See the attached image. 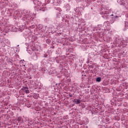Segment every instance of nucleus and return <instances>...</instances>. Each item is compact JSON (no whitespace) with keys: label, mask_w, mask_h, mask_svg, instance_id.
<instances>
[{"label":"nucleus","mask_w":128,"mask_h":128,"mask_svg":"<svg viewBox=\"0 0 128 128\" xmlns=\"http://www.w3.org/2000/svg\"><path fill=\"white\" fill-rule=\"evenodd\" d=\"M128 38L126 41L124 40H120V38H116L114 42V44L116 46H118L120 44H124V46H128Z\"/></svg>","instance_id":"f257e3e1"},{"label":"nucleus","mask_w":128,"mask_h":128,"mask_svg":"<svg viewBox=\"0 0 128 128\" xmlns=\"http://www.w3.org/2000/svg\"><path fill=\"white\" fill-rule=\"evenodd\" d=\"M33 2L34 4L36 6V8H38L36 10L37 12H38L40 10L42 12H44V8L42 6V3L38 1V0H34Z\"/></svg>","instance_id":"f03ea898"},{"label":"nucleus","mask_w":128,"mask_h":128,"mask_svg":"<svg viewBox=\"0 0 128 128\" xmlns=\"http://www.w3.org/2000/svg\"><path fill=\"white\" fill-rule=\"evenodd\" d=\"M22 90L26 94H30V90H28V88L26 86L23 87Z\"/></svg>","instance_id":"7ed1b4c3"},{"label":"nucleus","mask_w":128,"mask_h":128,"mask_svg":"<svg viewBox=\"0 0 128 128\" xmlns=\"http://www.w3.org/2000/svg\"><path fill=\"white\" fill-rule=\"evenodd\" d=\"M74 102L76 104H80L82 102V101L78 99H77L76 100H74Z\"/></svg>","instance_id":"20e7f679"},{"label":"nucleus","mask_w":128,"mask_h":128,"mask_svg":"<svg viewBox=\"0 0 128 128\" xmlns=\"http://www.w3.org/2000/svg\"><path fill=\"white\" fill-rule=\"evenodd\" d=\"M102 81V78L98 77L96 78V82H100Z\"/></svg>","instance_id":"39448f33"},{"label":"nucleus","mask_w":128,"mask_h":128,"mask_svg":"<svg viewBox=\"0 0 128 128\" xmlns=\"http://www.w3.org/2000/svg\"><path fill=\"white\" fill-rule=\"evenodd\" d=\"M26 16L27 18H29L30 16H32V14H30V12H28L26 14Z\"/></svg>","instance_id":"423d86ee"},{"label":"nucleus","mask_w":128,"mask_h":128,"mask_svg":"<svg viewBox=\"0 0 128 128\" xmlns=\"http://www.w3.org/2000/svg\"><path fill=\"white\" fill-rule=\"evenodd\" d=\"M125 26L126 28H128V23L127 22H125Z\"/></svg>","instance_id":"0eeeda50"},{"label":"nucleus","mask_w":128,"mask_h":128,"mask_svg":"<svg viewBox=\"0 0 128 128\" xmlns=\"http://www.w3.org/2000/svg\"><path fill=\"white\" fill-rule=\"evenodd\" d=\"M18 122H20V120H22V118L18 117Z\"/></svg>","instance_id":"6e6552de"},{"label":"nucleus","mask_w":128,"mask_h":128,"mask_svg":"<svg viewBox=\"0 0 128 128\" xmlns=\"http://www.w3.org/2000/svg\"><path fill=\"white\" fill-rule=\"evenodd\" d=\"M102 14H106V12H104L103 11L101 12Z\"/></svg>","instance_id":"1a4fd4ad"},{"label":"nucleus","mask_w":128,"mask_h":128,"mask_svg":"<svg viewBox=\"0 0 128 128\" xmlns=\"http://www.w3.org/2000/svg\"><path fill=\"white\" fill-rule=\"evenodd\" d=\"M102 18H106V17H104V16H102Z\"/></svg>","instance_id":"9d476101"},{"label":"nucleus","mask_w":128,"mask_h":128,"mask_svg":"<svg viewBox=\"0 0 128 128\" xmlns=\"http://www.w3.org/2000/svg\"><path fill=\"white\" fill-rule=\"evenodd\" d=\"M115 18H118V16H116Z\"/></svg>","instance_id":"9b49d317"},{"label":"nucleus","mask_w":128,"mask_h":128,"mask_svg":"<svg viewBox=\"0 0 128 128\" xmlns=\"http://www.w3.org/2000/svg\"><path fill=\"white\" fill-rule=\"evenodd\" d=\"M115 124H118V123L116 122V123Z\"/></svg>","instance_id":"f8f14e48"},{"label":"nucleus","mask_w":128,"mask_h":128,"mask_svg":"<svg viewBox=\"0 0 128 128\" xmlns=\"http://www.w3.org/2000/svg\"><path fill=\"white\" fill-rule=\"evenodd\" d=\"M111 16H114V14H112Z\"/></svg>","instance_id":"ddd939ff"}]
</instances>
